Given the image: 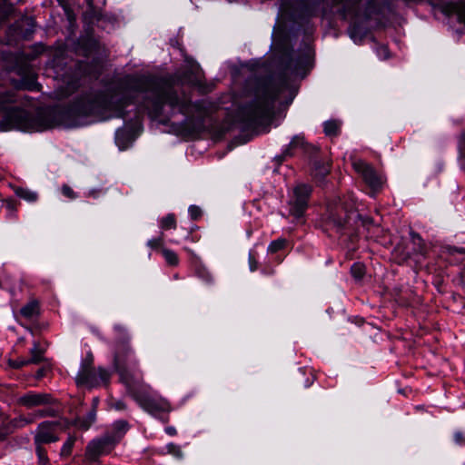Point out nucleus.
<instances>
[{
  "instance_id": "f257e3e1",
  "label": "nucleus",
  "mask_w": 465,
  "mask_h": 465,
  "mask_svg": "<svg viewBox=\"0 0 465 465\" xmlns=\"http://www.w3.org/2000/svg\"><path fill=\"white\" fill-rule=\"evenodd\" d=\"M287 83L265 81L259 84L255 99L241 110L243 120L250 124L260 123L270 116L280 93L287 89Z\"/></svg>"
},
{
  "instance_id": "f03ea898",
  "label": "nucleus",
  "mask_w": 465,
  "mask_h": 465,
  "mask_svg": "<svg viewBox=\"0 0 465 465\" xmlns=\"http://www.w3.org/2000/svg\"><path fill=\"white\" fill-rule=\"evenodd\" d=\"M138 364L139 361L129 341H119L114 351V366L126 389L143 379L142 376L137 377L135 374Z\"/></svg>"
},
{
  "instance_id": "7ed1b4c3",
  "label": "nucleus",
  "mask_w": 465,
  "mask_h": 465,
  "mask_svg": "<svg viewBox=\"0 0 465 465\" xmlns=\"http://www.w3.org/2000/svg\"><path fill=\"white\" fill-rule=\"evenodd\" d=\"M130 396L145 411L152 415L170 412L172 408L170 402L163 397L153 393L149 385L145 384L143 379L127 389Z\"/></svg>"
},
{
  "instance_id": "20e7f679",
  "label": "nucleus",
  "mask_w": 465,
  "mask_h": 465,
  "mask_svg": "<svg viewBox=\"0 0 465 465\" xmlns=\"http://www.w3.org/2000/svg\"><path fill=\"white\" fill-rule=\"evenodd\" d=\"M69 428L67 420L54 421H43L38 426L34 435L35 445L43 446L59 440L58 431H64Z\"/></svg>"
},
{
  "instance_id": "39448f33",
  "label": "nucleus",
  "mask_w": 465,
  "mask_h": 465,
  "mask_svg": "<svg viewBox=\"0 0 465 465\" xmlns=\"http://www.w3.org/2000/svg\"><path fill=\"white\" fill-rule=\"evenodd\" d=\"M12 129L22 131L37 130L33 117L27 112L20 108H14L7 112L4 119L0 122L1 131Z\"/></svg>"
},
{
  "instance_id": "423d86ee",
  "label": "nucleus",
  "mask_w": 465,
  "mask_h": 465,
  "mask_svg": "<svg viewBox=\"0 0 465 465\" xmlns=\"http://www.w3.org/2000/svg\"><path fill=\"white\" fill-rule=\"evenodd\" d=\"M312 193V186L305 183H298L292 190L289 200L290 214L296 219L302 218L308 207Z\"/></svg>"
},
{
  "instance_id": "0eeeda50",
  "label": "nucleus",
  "mask_w": 465,
  "mask_h": 465,
  "mask_svg": "<svg viewBox=\"0 0 465 465\" xmlns=\"http://www.w3.org/2000/svg\"><path fill=\"white\" fill-rule=\"evenodd\" d=\"M157 104H168L183 114H190L193 108L198 107L197 104H193L184 94L179 95L171 89L164 90L158 95Z\"/></svg>"
},
{
  "instance_id": "6e6552de",
  "label": "nucleus",
  "mask_w": 465,
  "mask_h": 465,
  "mask_svg": "<svg viewBox=\"0 0 465 465\" xmlns=\"http://www.w3.org/2000/svg\"><path fill=\"white\" fill-rule=\"evenodd\" d=\"M351 164L355 172L361 176L363 181L372 191L376 192L382 187L384 179L376 172L373 166L358 158H352Z\"/></svg>"
},
{
  "instance_id": "1a4fd4ad",
  "label": "nucleus",
  "mask_w": 465,
  "mask_h": 465,
  "mask_svg": "<svg viewBox=\"0 0 465 465\" xmlns=\"http://www.w3.org/2000/svg\"><path fill=\"white\" fill-rule=\"evenodd\" d=\"M114 446V440L105 434L100 438L94 439L85 448V459L91 462H96L101 456L109 454Z\"/></svg>"
},
{
  "instance_id": "9d476101",
  "label": "nucleus",
  "mask_w": 465,
  "mask_h": 465,
  "mask_svg": "<svg viewBox=\"0 0 465 465\" xmlns=\"http://www.w3.org/2000/svg\"><path fill=\"white\" fill-rule=\"evenodd\" d=\"M78 386L88 385L91 387L99 385L96 371L93 368V356L89 355L81 366L75 377Z\"/></svg>"
},
{
  "instance_id": "9b49d317",
  "label": "nucleus",
  "mask_w": 465,
  "mask_h": 465,
  "mask_svg": "<svg viewBox=\"0 0 465 465\" xmlns=\"http://www.w3.org/2000/svg\"><path fill=\"white\" fill-rule=\"evenodd\" d=\"M17 403L27 409L53 403V398L47 393L28 392L19 397Z\"/></svg>"
},
{
  "instance_id": "f8f14e48",
  "label": "nucleus",
  "mask_w": 465,
  "mask_h": 465,
  "mask_svg": "<svg viewBox=\"0 0 465 465\" xmlns=\"http://www.w3.org/2000/svg\"><path fill=\"white\" fill-rule=\"evenodd\" d=\"M130 428L129 423L124 420H116L113 426L112 430L105 435L114 440V444L121 440Z\"/></svg>"
},
{
  "instance_id": "ddd939ff",
  "label": "nucleus",
  "mask_w": 465,
  "mask_h": 465,
  "mask_svg": "<svg viewBox=\"0 0 465 465\" xmlns=\"http://www.w3.org/2000/svg\"><path fill=\"white\" fill-rule=\"evenodd\" d=\"M346 223L347 221L343 215L342 209H338L335 213H331L328 217V223L337 231L342 229Z\"/></svg>"
},
{
  "instance_id": "4468645a",
  "label": "nucleus",
  "mask_w": 465,
  "mask_h": 465,
  "mask_svg": "<svg viewBox=\"0 0 465 465\" xmlns=\"http://www.w3.org/2000/svg\"><path fill=\"white\" fill-rule=\"evenodd\" d=\"M40 308L36 301H31L23 306L20 310L21 315L28 320H31L39 315Z\"/></svg>"
},
{
  "instance_id": "2eb2a0df",
  "label": "nucleus",
  "mask_w": 465,
  "mask_h": 465,
  "mask_svg": "<svg viewBox=\"0 0 465 465\" xmlns=\"http://www.w3.org/2000/svg\"><path fill=\"white\" fill-rule=\"evenodd\" d=\"M45 349L40 346L37 341L34 342L32 349L30 350L31 357L28 359L30 364H38L45 360Z\"/></svg>"
},
{
  "instance_id": "dca6fc26",
  "label": "nucleus",
  "mask_w": 465,
  "mask_h": 465,
  "mask_svg": "<svg viewBox=\"0 0 465 465\" xmlns=\"http://www.w3.org/2000/svg\"><path fill=\"white\" fill-rule=\"evenodd\" d=\"M196 276L201 279L204 283L212 285L214 282L213 274L204 265H198L195 269Z\"/></svg>"
},
{
  "instance_id": "f3484780",
  "label": "nucleus",
  "mask_w": 465,
  "mask_h": 465,
  "mask_svg": "<svg viewBox=\"0 0 465 465\" xmlns=\"http://www.w3.org/2000/svg\"><path fill=\"white\" fill-rule=\"evenodd\" d=\"M36 420V415L29 413L28 415H21L15 420H13L12 423L14 426L22 428L27 424H31L35 422Z\"/></svg>"
},
{
  "instance_id": "a211bd4d",
  "label": "nucleus",
  "mask_w": 465,
  "mask_h": 465,
  "mask_svg": "<svg viewBox=\"0 0 465 465\" xmlns=\"http://www.w3.org/2000/svg\"><path fill=\"white\" fill-rule=\"evenodd\" d=\"M330 173V165L327 163L316 162L314 163L313 175L316 178H323Z\"/></svg>"
},
{
  "instance_id": "6ab92c4d",
  "label": "nucleus",
  "mask_w": 465,
  "mask_h": 465,
  "mask_svg": "<svg viewBox=\"0 0 465 465\" xmlns=\"http://www.w3.org/2000/svg\"><path fill=\"white\" fill-rule=\"evenodd\" d=\"M340 123L335 120L327 121L324 123V133L328 136H335L340 131Z\"/></svg>"
},
{
  "instance_id": "aec40b11",
  "label": "nucleus",
  "mask_w": 465,
  "mask_h": 465,
  "mask_svg": "<svg viewBox=\"0 0 465 465\" xmlns=\"http://www.w3.org/2000/svg\"><path fill=\"white\" fill-rule=\"evenodd\" d=\"M16 101L15 95L12 92H0V110H5L9 104Z\"/></svg>"
},
{
  "instance_id": "412c9836",
  "label": "nucleus",
  "mask_w": 465,
  "mask_h": 465,
  "mask_svg": "<svg viewBox=\"0 0 465 465\" xmlns=\"http://www.w3.org/2000/svg\"><path fill=\"white\" fill-rule=\"evenodd\" d=\"M15 193L19 198H22L27 202H35L37 199V193L25 188H17Z\"/></svg>"
},
{
  "instance_id": "4be33fe9",
  "label": "nucleus",
  "mask_w": 465,
  "mask_h": 465,
  "mask_svg": "<svg viewBox=\"0 0 465 465\" xmlns=\"http://www.w3.org/2000/svg\"><path fill=\"white\" fill-rule=\"evenodd\" d=\"M163 256L164 257L166 262L171 266H176L179 263V259L177 254L169 249L163 248L161 250Z\"/></svg>"
},
{
  "instance_id": "5701e85b",
  "label": "nucleus",
  "mask_w": 465,
  "mask_h": 465,
  "mask_svg": "<svg viewBox=\"0 0 465 465\" xmlns=\"http://www.w3.org/2000/svg\"><path fill=\"white\" fill-rule=\"evenodd\" d=\"M160 226L163 230H170L176 228L175 216L173 213H169L160 221Z\"/></svg>"
},
{
  "instance_id": "b1692460",
  "label": "nucleus",
  "mask_w": 465,
  "mask_h": 465,
  "mask_svg": "<svg viewBox=\"0 0 465 465\" xmlns=\"http://www.w3.org/2000/svg\"><path fill=\"white\" fill-rule=\"evenodd\" d=\"M75 440H76L75 436H72V435L67 438V440H65V442L64 443V445L61 449V452H60L61 457H67V456L71 455Z\"/></svg>"
},
{
  "instance_id": "393cba45",
  "label": "nucleus",
  "mask_w": 465,
  "mask_h": 465,
  "mask_svg": "<svg viewBox=\"0 0 465 465\" xmlns=\"http://www.w3.org/2000/svg\"><path fill=\"white\" fill-rule=\"evenodd\" d=\"M305 144L304 137L301 135H295L288 145L285 151L286 155L292 154V150L297 147H302Z\"/></svg>"
},
{
  "instance_id": "a878e982",
  "label": "nucleus",
  "mask_w": 465,
  "mask_h": 465,
  "mask_svg": "<svg viewBox=\"0 0 465 465\" xmlns=\"http://www.w3.org/2000/svg\"><path fill=\"white\" fill-rule=\"evenodd\" d=\"M351 272L353 278L361 280L365 274V266L361 262H355L351 268Z\"/></svg>"
},
{
  "instance_id": "bb28decb",
  "label": "nucleus",
  "mask_w": 465,
  "mask_h": 465,
  "mask_svg": "<svg viewBox=\"0 0 465 465\" xmlns=\"http://www.w3.org/2000/svg\"><path fill=\"white\" fill-rule=\"evenodd\" d=\"M35 451L38 457V463L39 465H48L49 464V459L47 457V451L46 450L40 445H35Z\"/></svg>"
},
{
  "instance_id": "cd10ccee",
  "label": "nucleus",
  "mask_w": 465,
  "mask_h": 465,
  "mask_svg": "<svg viewBox=\"0 0 465 465\" xmlns=\"http://www.w3.org/2000/svg\"><path fill=\"white\" fill-rule=\"evenodd\" d=\"M285 245H286V240L283 238H280L275 241H272L270 243V245L268 247V251L274 253V252L283 249Z\"/></svg>"
},
{
  "instance_id": "c85d7f7f",
  "label": "nucleus",
  "mask_w": 465,
  "mask_h": 465,
  "mask_svg": "<svg viewBox=\"0 0 465 465\" xmlns=\"http://www.w3.org/2000/svg\"><path fill=\"white\" fill-rule=\"evenodd\" d=\"M96 373H97V378L99 380V385L100 384H108L109 381H110V373L107 370L104 369V368H98V370L96 371Z\"/></svg>"
},
{
  "instance_id": "c756f323",
  "label": "nucleus",
  "mask_w": 465,
  "mask_h": 465,
  "mask_svg": "<svg viewBox=\"0 0 465 465\" xmlns=\"http://www.w3.org/2000/svg\"><path fill=\"white\" fill-rule=\"evenodd\" d=\"M167 453L174 456L177 459L183 458V452L181 450V448L178 445H175L173 443H169L166 446Z\"/></svg>"
},
{
  "instance_id": "7c9ffc66",
  "label": "nucleus",
  "mask_w": 465,
  "mask_h": 465,
  "mask_svg": "<svg viewBox=\"0 0 465 465\" xmlns=\"http://www.w3.org/2000/svg\"><path fill=\"white\" fill-rule=\"evenodd\" d=\"M411 240H412L413 243L418 245L417 252L420 253H423L425 251V247H424V243H423L420 236L416 232H411Z\"/></svg>"
},
{
  "instance_id": "2f4dec72",
  "label": "nucleus",
  "mask_w": 465,
  "mask_h": 465,
  "mask_svg": "<svg viewBox=\"0 0 465 465\" xmlns=\"http://www.w3.org/2000/svg\"><path fill=\"white\" fill-rule=\"evenodd\" d=\"M164 239L162 233L159 237L148 241L147 245L152 249H158L163 246Z\"/></svg>"
},
{
  "instance_id": "473e14b6",
  "label": "nucleus",
  "mask_w": 465,
  "mask_h": 465,
  "mask_svg": "<svg viewBox=\"0 0 465 465\" xmlns=\"http://www.w3.org/2000/svg\"><path fill=\"white\" fill-rule=\"evenodd\" d=\"M9 366L14 369H20L24 366L30 364L28 359H17V360H9Z\"/></svg>"
},
{
  "instance_id": "72a5a7b5",
  "label": "nucleus",
  "mask_w": 465,
  "mask_h": 465,
  "mask_svg": "<svg viewBox=\"0 0 465 465\" xmlns=\"http://www.w3.org/2000/svg\"><path fill=\"white\" fill-rule=\"evenodd\" d=\"M95 416H96V410L93 409V410L89 412V414H88V416H87V420H84V421H83V422L80 424V426H81L82 428H84V429L87 430V429L91 426V424L94 422V420H95Z\"/></svg>"
},
{
  "instance_id": "f704fd0d",
  "label": "nucleus",
  "mask_w": 465,
  "mask_h": 465,
  "mask_svg": "<svg viewBox=\"0 0 465 465\" xmlns=\"http://www.w3.org/2000/svg\"><path fill=\"white\" fill-rule=\"evenodd\" d=\"M62 193L65 197L69 199H74L76 197V194L74 192V190L68 185H63Z\"/></svg>"
},
{
  "instance_id": "c9c22d12",
  "label": "nucleus",
  "mask_w": 465,
  "mask_h": 465,
  "mask_svg": "<svg viewBox=\"0 0 465 465\" xmlns=\"http://www.w3.org/2000/svg\"><path fill=\"white\" fill-rule=\"evenodd\" d=\"M189 213L192 219L197 220L201 216L202 211L198 206L192 205L189 207Z\"/></svg>"
},
{
  "instance_id": "e433bc0d",
  "label": "nucleus",
  "mask_w": 465,
  "mask_h": 465,
  "mask_svg": "<svg viewBox=\"0 0 465 465\" xmlns=\"http://www.w3.org/2000/svg\"><path fill=\"white\" fill-rule=\"evenodd\" d=\"M111 408L116 411H124L126 410V404L123 401H116L111 403Z\"/></svg>"
},
{
  "instance_id": "4c0bfd02",
  "label": "nucleus",
  "mask_w": 465,
  "mask_h": 465,
  "mask_svg": "<svg viewBox=\"0 0 465 465\" xmlns=\"http://www.w3.org/2000/svg\"><path fill=\"white\" fill-rule=\"evenodd\" d=\"M249 264H250V270L252 272L257 270L258 268V262L257 261L254 259V257H252V255L249 256Z\"/></svg>"
},
{
  "instance_id": "58836bf2",
  "label": "nucleus",
  "mask_w": 465,
  "mask_h": 465,
  "mask_svg": "<svg viewBox=\"0 0 465 465\" xmlns=\"http://www.w3.org/2000/svg\"><path fill=\"white\" fill-rule=\"evenodd\" d=\"M457 14L459 21L465 25V7L460 8Z\"/></svg>"
},
{
  "instance_id": "ea45409f",
  "label": "nucleus",
  "mask_w": 465,
  "mask_h": 465,
  "mask_svg": "<svg viewBox=\"0 0 465 465\" xmlns=\"http://www.w3.org/2000/svg\"><path fill=\"white\" fill-rule=\"evenodd\" d=\"M454 439H455V441H456L457 443L461 444V443H463V442H464V438H463V435H462V433H461V432H456V433L454 434Z\"/></svg>"
},
{
  "instance_id": "a19ab883",
  "label": "nucleus",
  "mask_w": 465,
  "mask_h": 465,
  "mask_svg": "<svg viewBox=\"0 0 465 465\" xmlns=\"http://www.w3.org/2000/svg\"><path fill=\"white\" fill-rule=\"evenodd\" d=\"M460 144L462 147H465V129L461 132L460 135Z\"/></svg>"
},
{
  "instance_id": "79ce46f5",
  "label": "nucleus",
  "mask_w": 465,
  "mask_h": 465,
  "mask_svg": "<svg viewBox=\"0 0 465 465\" xmlns=\"http://www.w3.org/2000/svg\"><path fill=\"white\" fill-rule=\"evenodd\" d=\"M32 414L36 415V419L45 418V410L37 411L35 412H33Z\"/></svg>"
},
{
  "instance_id": "37998d69",
  "label": "nucleus",
  "mask_w": 465,
  "mask_h": 465,
  "mask_svg": "<svg viewBox=\"0 0 465 465\" xmlns=\"http://www.w3.org/2000/svg\"><path fill=\"white\" fill-rule=\"evenodd\" d=\"M56 415V411L53 409L45 410V417H54Z\"/></svg>"
},
{
  "instance_id": "c03bdc74",
  "label": "nucleus",
  "mask_w": 465,
  "mask_h": 465,
  "mask_svg": "<svg viewBox=\"0 0 465 465\" xmlns=\"http://www.w3.org/2000/svg\"><path fill=\"white\" fill-rule=\"evenodd\" d=\"M165 431L169 434V435H175L176 434V430L173 428V427H167L165 429Z\"/></svg>"
},
{
  "instance_id": "a18cd8bd",
  "label": "nucleus",
  "mask_w": 465,
  "mask_h": 465,
  "mask_svg": "<svg viewBox=\"0 0 465 465\" xmlns=\"http://www.w3.org/2000/svg\"><path fill=\"white\" fill-rule=\"evenodd\" d=\"M97 403H98V399H97V398H94V399L93 400V409H94V410L96 409V405H97Z\"/></svg>"
},
{
  "instance_id": "49530a36",
  "label": "nucleus",
  "mask_w": 465,
  "mask_h": 465,
  "mask_svg": "<svg viewBox=\"0 0 465 465\" xmlns=\"http://www.w3.org/2000/svg\"><path fill=\"white\" fill-rule=\"evenodd\" d=\"M381 51H382V52H383V55H387V54H388V50H387V48H385V47H381Z\"/></svg>"
},
{
  "instance_id": "de8ad7c7",
  "label": "nucleus",
  "mask_w": 465,
  "mask_h": 465,
  "mask_svg": "<svg viewBox=\"0 0 465 465\" xmlns=\"http://www.w3.org/2000/svg\"><path fill=\"white\" fill-rule=\"evenodd\" d=\"M452 250L455 251V252H465L464 250H459L457 248H453Z\"/></svg>"
}]
</instances>
